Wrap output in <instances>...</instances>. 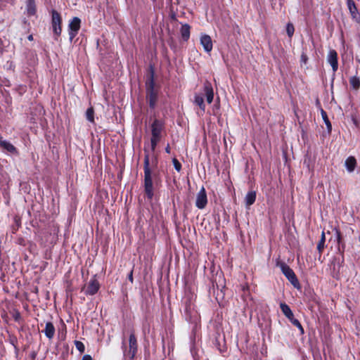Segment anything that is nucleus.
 <instances>
[{"label": "nucleus", "instance_id": "6e6552de", "mask_svg": "<svg viewBox=\"0 0 360 360\" xmlns=\"http://www.w3.org/2000/svg\"><path fill=\"white\" fill-rule=\"evenodd\" d=\"M81 27V20L77 17H74L69 22L68 32L70 41H72L77 36Z\"/></svg>", "mask_w": 360, "mask_h": 360}, {"label": "nucleus", "instance_id": "aec40b11", "mask_svg": "<svg viewBox=\"0 0 360 360\" xmlns=\"http://www.w3.org/2000/svg\"><path fill=\"white\" fill-rule=\"evenodd\" d=\"M191 26L188 24L182 25L180 32L184 41H188L190 37Z\"/></svg>", "mask_w": 360, "mask_h": 360}, {"label": "nucleus", "instance_id": "6ab92c4d", "mask_svg": "<svg viewBox=\"0 0 360 360\" xmlns=\"http://www.w3.org/2000/svg\"><path fill=\"white\" fill-rule=\"evenodd\" d=\"M26 10L27 15L31 16L36 13L35 0H26Z\"/></svg>", "mask_w": 360, "mask_h": 360}, {"label": "nucleus", "instance_id": "39448f33", "mask_svg": "<svg viewBox=\"0 0 360 360\" xmlns=\"http://www.w3.org/2000/svg\"><path fill=\"white\" fill-rule=\"evenodd\" d=\"M124 356L129 359H133L136 356L138 349L137 340L134 333H131L129 338V350L127 351L125 344L122 342Z\"/></svg>", "mask_w": 360, "mask_h": 360}, {"label": "nucleus", "instance_id": "4468645a", "mask_svg": "<svg viewBox=\"0 0 360 360\" xmlns=\"http://www.w3.org/2000/svg\"><path fill=\"white\" fill-rule=\"evenodd\" d=\"M203 91L206 97L207 102L211 103L214 98V91L211 83L206 81L203 85Z\"/></svg>", "mask_w": 360, "mask_h": 360}, {"label": "nucleus", "instance_id": "c85d7f7f", "mask_svg": "<svg viewBox=\"0 0 360 360\" xmlns=\"http://www.w3.org/2000/svg\"><path fill=\"white\" fill-rule=\"evenodd\" d=\"M75 344L76 348L80 352V353H83L84 352L85 346L82 342L76 340Z\"/></svg>", "mask_w": 360, "mask_h": 360}, {"label": "nucleus", "instance_id": "b1692460", "mask_svg": "<svg viewBox=\"0 0 360 360\" xmlns=\"http://www.w3.org/2000/svg\"><path fill=\"white\" fill-rule=\"evenodd\" d=\"M321 113L322 118L327 127V130L329 133H330L331 130H332V125H331V123L328 117L327 113L323 109H321Z\"/></svg>", "mask_w": 360, "mask_h": 360}, {"label": "nucleus", "instance_id": "9b49d317", "mask_svg": "<svg viewBox=\"0 0 360 360\" xmlns=\"http://www.w3.org/2000/svg\"><path fill=\"white\" fill-rule=\"evenodd\" d=\"M347 6L353 20L359 23L360 15L353 0H347Z\"/></svg>", "mask_w": 360, "mask_h": 360}, {"label": "nucleus", "instance_id": "f3484780", "mask_svg": "<svg viewBox=\"0 0 360 360\" xmlns=\"http://www.w3.org/2000/svg\"><path fill=\"white\" fill-rule=\"evenodd\" d=\"M345 166L348 172H353L356 166V160L355 158L353 156L348 157L345 162Z\"/></svg>", "mask_w": 360, "mask_h": 360}, {"label": "nucleus", "instance_id": "473e14b6", "mask_svg": "<svg viewBox=\"0 0 360 360\" xmlns=\"http://www.w3.org/2000/svg\"><path fill=\"white\" fill-rule=\"evenodd\" d=\"M82 360H92V358L90 355L86 354L82 357Z\"/></svg>", "mask_w": 360, "mask_h": 360}, {"label": "nucleus", "instance_id": "1a4fd4ad", "mask_svg": "<svg viewBox=\"0 0 360 360\" xmlns=\"http://www.w3.org/2000/svg\"><path fill=\"white\" fill-rule=\"evenodd\" d=\"M61 22L62 19L60 15L58 12L55 10L52 11V19L51 24L53 32L54 34L57 37L60 36L61 34L62 28H61Z\"/></svg>", "mask_w": 360, "mask_h": 360}, {"label": "nucleus", "instance_id": "2f4dec72", "mask_svg": "<svg viewBox=\"0 0 360 360\" xmlns=\"http://www.w3.org/2000/svg\"><path fill=\"white\" fill-rule=\"evenodd\" d=\"M128 279L131 283H133L134 278H133V270H131L129 275H128Z\"/></svg>", "mask_w": 360, "mask_h": 360}, {"label": "nucleus", "instance_id": "423d86ee", "mask_svg": "<svg viewBox=\"0 0 360 360\" xmlns=\"http://www.w3.org/2000/svg\"><path fill=\"white\" fill-rule=\"evenodd\" d=\"M344 263V255H342L341 258L335 257H333L330 269L331 271V275L333 278L336 279L340 278V270L342 268V265Z\"/></svg>", "mask_w": 360, "mask_h": 360}, {"label": "nucleus", "instance_id": "c9c22d12", "mask_svg": "<svg viewBox=\"0 0 360 360\" xmlns=\"http://www.w3.org/2000/svg\"><path fill=\"white\" fill-rule=\"evenodd\" d=\"M28 40L32 41L33 40V36L32 34L29 35L27 37Z\"/></svg>", "mask_w": 360, "mask_h": 360}, {"label": "nucleus", "instance_id": "a878e982", "mask_svg": "<svg viewBox=\"0 0 360 360\" xmlns=\"http://www.w3.org/2000/svg\"><path fill=\"white\" fill-rule=\"evenodd\" d=\"M86 117L88 121L91 123L94 122V110L93 107L87 108L86 111Z\"/></svg>", "mask_w": 360, "mask_h": 360}, {"label": "nucleus", "instance_id": "cd10ccee", "mask_svg": "<svg viewBox=\"0 0 360 360\" xmlns=\"http://www.w3.org/2000/svg\"><path fill=\"white\" fill-rule=\"evenodd\" d=\"M286 32L289 37H291L295 32V28L292 24L288 23L286 27Z\"/></svg>", "mask_w": 360, "mask_h": 360}, {"label": "nucleus", "instance_id": "0eeeda50", "mask_svg": "<svg viewBox=\"0 0 360 360\" xmlns=\"http://www.w3.org/2000/svg\"><path fill=\"white\" fill-rule=\"evenodd\" d=\"M100 288V283L96 278V275L93 276L89 283L82 288V290L86 295H95Z\"/></svg>", "mask_w": 360, "mask_h": 360}, {"label": "nucleus", "instance_id": "dca6fc26", "mask_svg": "<svg viewBox=\"0 0 360 360\" xmlns=\"http://www.w3.org/2000/svg\"><path fill=\"white\" fill-rule=\"evenodd\" d=\"M42 332L44 333L46 338L51 340L55 335V327L53 324L50 321L46 322L45 328Z\"/></svg>", "mask_w": 360, "mask_h": 360}, {"label": "nucleus", "instance_id": "ddd939ff", "mask_svg": "<svg viewBox=\"0 0 360 360\" xmlns=\"http://www.w3.org/2000/svg\"><path fill=\"white\" fill-rule=\"evenodd\" d=\"M0 148L8 153L11 154L18 155V149L9 141L3 140L2 136H0Z\"/></svg>", "mask_w": 360, "mask_h": 360}, {"label": "nucleus", "instance_id": "e433bc0d", "mask_svg": "<svg viewBox=\"0 0 360 360\" xmlns=\"http://www.w3.org/2000/svg\"><path fill=\"white\" fill-rule=\"evenodd\" d=\"M200 114L202 115L201 111H200V112H198V115H200Z\"/></svg>", "mask_w": 360, "mask_h": 360}, {"label": "nucleus", "instance_id": "9d476101", "mask_svg": "<svg viewBox=\"0 0 360 360\" xmlns=\"http://www.w3.org/2000/svg\"><path fill=\"white\" fill-rule=\"evenodd\" d=\"M207 204V197L205 188L202 186L197 193L195 206L198 209H204Z\"/></svg>", "mask_w": 360, "mask_h": 360}, {"label": "nucleus", "instance_id": "412c9836", "mask_svg": "<svg viewBox=\"0 0 360 360\" xmlns=\"http://www.w3.org/2000/svg\"><path fill=\"white\" fill-rule=\"evenodd\" d=\"M280 308H281L282 312L283 313V314L288 319H290L294 316L292 310L290 308V307L287 304H285V302H281L280 304Z\"/></svg>", "mask_w": 360, "mask_h": 360}, {"label": "nucleus", "instance_id": "5701e85b", "mask_svg": "<svg viewBox=\"0 0 360 360\" xmlns=\"http://www.w3.org/2000/svg\"><path fill=\"white\" fill-rule=\"evenodd\" d=\"M325 243H326V235H325L324 231H322L321 238L317 244V250H318L320 256L321 255V254L323 251V249L325 247Z\"/></svg>", "mask_w": 360, "mask_h": 360}, {"label": "nucleus", "instance_id": "20e7f679", "mask_svg": "<svg viewBox=\"0 0 360 360\" xmlns=\"http://www.w3.org/2000/svg\"><path fill=\"white\" fill-rule=\"evenodd\" d=\"M147 95L146 98L148 101L149 106L154 108L158 100V93L155 90V83L153 80V75H151L150 79L146 82Z\"/></svg>", "mask_w": 360, "mask_h": 360}, {"label": "nucleus", "instance_id": "393cba45", "mask_svg": "<svg viewBox=\"0 0 360 360\" xmlns=\"http://www.w3.org/2000/svg\"><path fill=\"white\" fill-rule=\"evenodd\" d=\"M349 84L354 90H358L360 88V80L356 76L350 77Z\"/></svg>", "mask_w": 360, "mask_h": 360}, {"label": "nucleus", "instance_id": "4be33fe9", "mask_svg": "<svg viewBox=\"0 0 360 360\" xmlns=\"http://www.w3.org/2000/svg\"><path fill=\"white\" fill-rule=\"evenodd\" d=\"M256 200V192L250 191L246 194L245 196V204L247 206L252 205Z\"/></svg>", "mask_w": 360, "mask_h": 360}, {"label": "nucleus", "instance_id": "f704fd0d", "mask_svg": "<svg viewBox=\"0 0 360 360\" xmlns=\"http://www.w3.org/2000/svg\"><path fill=\"white\" fill-rule=\"evenodd\" d=\"M165 151L167 153H170V147L169 144H167V147L165 148Z\"/></svg>", "mask_w": 360, "mask_h": 360}, {"label": "nucleus", "instance_id": "c756f323", "mask_svg": "<svg viewBox=\"0 0 360 360\" xmlns=\"http://www.w3.org/2000/svg\"><path fill=\"white\" fill-rule=\"evenodd\" d=\"M172 162H173V165H174V167L175 168V169L177 171V172H180L181 169V164L179 162V160L176 158H174L172 160Z\"/></svg>", "mask_w": 360, "mask_h": 360}, {"label": "nucleus", "instance_id": "f8f14e48", "mask_svg": "<svg viewBox=\"0 0 360 360\" xmlns=\"http://www.w3.org/2000/svg\"><path fill=\"white\" fill-rule=\"evenodd\" d=\"M327 61L331 65L333 72L338 69V53L335 50L330 49L327 56Z\"/></svg>", "mask_w": 360, "mask_h": 360}, {"label": "nucleus", "instance_id": "72a5a7b5", "mask_svg": "<svg viewBox=\"0 0 360 360\" xmlns=\"http://www.w3.org/2000/svg\"><path fill=\"white\" fill-rule=\"evenodd\" d=\"M302 61H304V63H306V62H307V56H306V55L302 54Z\"/></svg>", "mask_w": 360, "mask_h": 360}, {"label": "nucleus", "instance_id": "bb28decb", "mask_svg": "<svg viewBox=\"0 0 360 360\" xmlns=\"http://www.w3.org/2000/svg\"><path fill=\"white\" fill-rule=\"evenodd\" d=\"M289 321L291 322L292 325L298 328L301 334H304V331L303 327L302 326L300 322L297 319H295L294 316H292V318L289 319Z\"/></svg>", "mask_w": 360, "mask_h": 360}, {"label": "nucleus", "instance_id": "a211bd4d", "mask_svg": "<svg viewBox=\"0 0 360 360\" xmlns=\"http://www.w3.org/2000/svg\"><path fill=\"white\" fill-rule=\"evenodd\" d=\"M194 103L200 108V110L203 114L205 111V105L204 103V99L202 95L200 94H195L194 96Z\"/></svg>", "mask_w": 360, "mask_h": 360}, {"label": "nucleus", "instance_id": "f257e3e1", "mask_svg": "<svg viewBox=\"0 0 360 360\" xmlns=\"http://www.w3.org/2000/svg\"><path fill=\"white\" fill-rule=\"evenodd\" d=\"M157 167V160L155 158L150 162L148 154H146L143 160V188L145 194L148 200H152L154 196L155 186H158L160 182V178L158 174L153 172Z\"/></svg>", "mask_w": 360, "mask_h": 360}, {"label": "nucleus", "instance_id": "7c9ffc66", "mask_svg": "<svg viewBox=\"0 0 360 360\" xmlns=\"http://www.w3.org/2000/svg\"><path fill=\"white\" fill-rule=\"evenodd\" d=\"M335 235H336L337 242H338V245H340L342 244V237L340 231L338 230H336Z\"/></svg>", "mask_w": 360, "mask_h": 360}, {"label": "nucleus", "instance_id": "7ed1b4c3", "mask_svg": "<svg viewBox=\"0 0 360 360\" xmlns=\"http://www.w3.org/2000/svg\"><path fill=\"white\" fill-rule=\"evenodd\" d=\"M277 266L280 267L281 271L290 283L295 288L299 289L300 288V284L293 270L283 262H278Z\"/></svg>", "mask_w": 360, "mask_h": 360}, {"label": "nucleus", "instance_id": "f03ea898", "mask_svg": "<svg viewBox=\"0 0 360 360\" xmlns=\"http://www.w3.org/2000/svg\"><path fill=\"white\" fill-rule=\"evenodd\" d=\"M165 128L164 122L160 120L155 119L151 124V138L150 144L152 151H155L158 143L160 142L162 138V131Z\"/></svg>", "mask_w": 360, "mask_h": 360}, {"label": "nucleus", "instance_id": "2eb2a0df", "mask_svg": "<svg viewBox=\"0 0 360 360\" xmlns=\"http://www.w3.org/2000/svg\"><path fill=\"white\" fill-rule=\"evenodd\" d=\"M200 44L206 52L209 53L212 51V41L209 35L202 34L200 37Z\"/></svg>", "mask_w": 360, "mask_h": 360}]
</instances>
